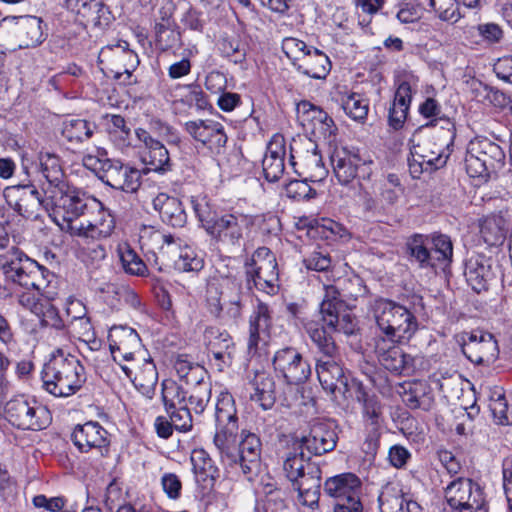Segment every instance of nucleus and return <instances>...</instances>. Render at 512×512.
Masks as SVG:
<instances>
[{"label":"nucleus","instance_id":"8fccbe9b","mask_svg":"<svg viewBox=\"0 0 512 512\" xmlns=\"http://www.w3.org/2000/svg\"><path fill=\"white\" fill-rule=\"evenodd\" d=\"M96 125L85 119H67L63 122L62 135L69 142L81 143L89 140Z\"/></svg>","mask_w":512,"mask_h":512},{"label":"nucleus","instance_id":"c85d7f7f","mask_svg":"<svg viewBox=\"0 0 512 512\" xmlns=\"http://www.w3.org/2000/svg\"><path fill=\"white\" fill-rule=\"evenodd\" d=\"M324 290V298L320 303L321 324L329 328L345 311V299H356L357 293L347 291L346 287L339 289L335 285H325Z\"/></svg>","mask_w":512,"mask_h":512},{"label":"nucleus","instance_id":"3c124183","mask_svg":"<svg viewBox=\"0 0 512 512\" xmlns=\"http://www.w3.org/2000/svg\"><path fill=\"white\" fill-rule=\"evenodd\" d=\"M117 252L125 273L138 277L146 276L148 272L147 265L129 244H119Z\"/></svg>","mask_w":512,"mask_h":512},{"label":"nucleus","instance_id":"37998d69","mask_svg":"<svg viewBox=\"0 0 512 512\" xmlns=\"http://www.w3.org/2000/svg\"><path fill=\"white\" fill-rule=\"evenodd\" d=\"M135 388L144 396L151 399L155 394L158 382V372L152 359H145L143 364L131 378Z\"/></svg>","mask_w":512,"mask_h":512},{"label":"nucleus","instance_id":"473e14b6","mask_svg":"<svg viewBox=\"0 0 512 512\" xmlns=\"http://www.w3.org/2000/svg\"><path fill=\"white\" fill-rule=\"evenodd\" d=\"M286 154L285 139L282 135H274L267 145L262 168L268 182H277L285 170L284 157Z\"/></svg>","mask_w":512,"mask_h":512},{"label":"nucleus","instance_id":"412c9836","mask_svg":"<svg viewBox=\"0 0 512 512\" xmlns=\"http://www.w3.org/2000/svg\"><path fill=\"white\" fill-rule=\"evenodd\" d=\"M71 440L81 453L95 450L103 457L109 453V433L98 422L88 421L76 425L71 434Z\"/></svg>","mask_w":512,"mask_h":512},{"label":"nucleus","instance_id":"4d7b16f0","mask_svg":"<svg viewBox=\"0 0 512 512\" xmlns=\"http://www.w3.org/2000/svg\"><path fill=\"white\" fill-rule=\"evenodd\" d=\"M216 423H238L237 411L233 396L229 392H221L218 396L215 411Z\"/></svg>","mask_w":512,"mask_h":512},{"label":"nucleus","instance_id":"bf43d9fd","mask_svg":"<svg viewBox=\"0 0 512 512\" xmlns=\"http://www.w3.org/2000/svg\"><path fill=\"white\" fill-rule=\"evenodd\" d=\"M429 3L442 21L454 24L464 17L457 0H429Z\"/></svg>","mask_w":512,"mask_h":512},{"label":"nucleus","instance_id":"f3484780","mask_svg":"<svg viewBox=\"0 0 512 512\" xmlns=\"http://www.w3.org/2000/svg\"><path fill=\"white\" fill-rule=\"evenodd\" d=\"M3 195L9 207L24 218L33 217L37 207L47 208L49 205L48 199L41 196L31 180L6 187Z\"/></svg>","mask_w":512,"mask_h":512},{"label":"nucleus","instance_id":"b1692460","mask_svg":"<svg viewBox=\"0 0 512 512\" xmlns=\"http://www.w3.org/2000/svg\"><path fill=\"white\" fill-rule=\"evenodd\" d=\"M97 213L92 220H87L79 225H69L68 233L80 240H102L110 237L115 229L114 216L104 208L100 201V208L90 210L89 214Z\"/></svg>","mask_w":512,"mask_h":512},{"label":"nucleus","instance_id":"0eeeda50","mask_svg":"<svg viewBox=\"0 0 512 512\" xmlns=\"http://www.w3.org/2000/svg\"><path fill=\"white\" fill-rule=\"evenodd\" d=\"M281 49L292 66L313 79H325L331 70V61L325 52L295 37H285Z\"/></svg>","mask_w":512,"mask_h":512},{"label":"nucleus","instance_id":"2f4dec72","mask_svg":"<svg viewBox=\"0 0 512 512\" xmlns=\"http://www.w3.org/2000/svg\"><path fill=\"white\" fill-rule=\"evenodd\" d=\"M152 204L164 224L173 228H182L186 225L188 216L179 198L162 192L156 195Z\"/></svg>","mask_w":512,"mask_h":512},{"label":"nucleus","instance_id":"58836bf2","mask_svg":"<svg viewBox=\"0 0 512 512\" xmlns=\"http://www.w3.org/2000/svg\"><path fill=\"white\" fill-rule=\"evenodd\" d=\"M86 168L92 170L106 185L115 189L122 176L124 163L117 159L100 158L94 155H86L83 158Z\"/></svg>","mask_w":512,"mask_h":512},{"label":"nucleus","instance_id":"c9c22d12","mask_svg":"<svg viewBox=\"0 0 512 512\" xmlns=\"http://www.w3.org/2000/svg\"><path fill=\"white\" fill-rule=\"evenodd\" d=\"M464 275L475 292L488 290L489 281L493 277L490 258L483 254L471 256L465 263Z\"/></svg>","mask_w":512,"mask_h":512},{"label":"nucleus","instance_id":"49530a36","mask_svg":"<svg viewBox=\"0 0 512 512\" xmlns=\"http://www.w3.org/2000/svg\"><path fill=\"white\" fill-rule=\"evenodd\" d=\"M108 121L107 131L111 141L119 149H125L132 145V132L131 128L127 125L126 120L121 115H106Z\"/></svg>","mask_w":512,"mask_h":512},{"label":"nucleus","instance_id":"052dcab7","mask_svg":"<svg viewBox=\"0 0 512 512\" xmlns=\"http://www.w3.org/2000/svg\"><path fill=\"white\" fill-rule=\"evenodd\" d=\"M175 370L181 380L185 384L197 383L206 376L207 371L198 364H193L182 357H179L175 362Z\"/></svg>","mask_w":512,"mask_h":512},{"label":"nucleus","instance_id":"69168bd1","mask_svg":"<svg viewBox=\"0 0 512 512\" xmlns=\"http://www.w3.org/2000/svg\"><path fill=\"white\" fill-rule=\"evenodd\" d=\"M81 254L83 261L91 265H96L107 256L106 247L99 240H81Z\"/></svg>","mask_w":512,"mask_h":512},{"label":"nucleus","instance_id":"5fc2aeb1","mask_svg":"<svg viewBox=\"0 0 512 512\" xmlns=\"http://www.w3.org/2000/svg\"><path fill=\"white\" fill-rule=\"evenodd\" d=\"M162 401L166 411L175 407L187 406L188 391L173 380L162 382Z\"/></svg>","mask_w":512,"mask_h":512},{"label":"nucleus","instance_id":"aec40b11","mask_svg":"<svg viewBox=\"0 0 512 512\" xmlns=\"http://www.w3.org/2000/svg\"><path fill=\"white\" fill-rule=\"evenodd\" d=\"M337 439L332 422L314 419L309 424V432L297 437L295 444H299V448H305L310 453L322 455L335 449Z\"/></svg>","mask_w":512,"mask_h":512},{"label":"nucleus","instance_id":"1a4fd4ad","mask_svg":"<svg viewBox=\"0 0 512 512\" xmlns=\"http://www.w3.org/2000/svg\"><path fill=\"white\" fill-rule=\"evenodd\" d=\"M4 418L13 427L23 431H40L51 423L46 406L24 394L13 396L4 405Z\"/></svg>","mask_w":512,"mask_h":512},{"label":"nucleus","instance_id":"7c9ffc66","mask_svg":"<svg viewBox=\"0 0 512 512\" xmlns=\"http://www.w3.org/2000/svg\"><path fill=\"white\" fill-rule=\"evenodd\" d=\"M360 480L353 473L339 474L328 478L324 483V492L337 502L353 503L360 501Z\"/></svg>","mask_w":512,"mask_h":512},{"label":"nucleus","instance_id":"cd10ccee","mask_svg":"<svg viewBox=\"0 0 512 512\" xmlns=\"http://www.w3.org/2000/svg\"><path fill=\"white\" fill-rule=\"evenodd\" d=\"M322 472L318 464H310L306 472L292 482L298 491V499L304 506L312 510L319 507Z\"/></svg>","mask_w":512,"mask_h":512},{"label":"nucleus","instance_id":"c756f323","mask_svg":"<svg viewBox=\"0 0 512 512\" xmlns=\"http://www.w3.org/2000/svg\"><path fill=\"white\" fill-rule=\"evenodd\" d=\"M381 512H424L423 507L399 485H385L378 497Z\"/></svg>","mask_w":512,"mask_h":512},{"label":"nucleus","instance_id":"6e6d98bb","mask_svg":"<svg viewBox=\"0 0 512 512\" xmlns=\"http://www.w3.org/2000/svg\"><path fill=\"white\" fill-rule=\"evenodd\" d=\"M39 319L41 328H50L58 332L62 336L68 333L67 325L62 318L59 309L50 302H45L39 314L36 315Z\"/></svg>","mask_w":512,"mask_h":512},{"label":"nucleus","instance_id":"338daca9","mask_svg":"<svg viewBox=\"0 0 512 512\" xmlns=\"http://www.w3.org/2000/svg\"><path fill=\"white\" fill-rule=\"evenodd\" d=\"M303 264L308 270L324 272L331 267L332 259L328 252L316 248L303 258Z\"/></svg>","mask_w":512,"mask_h":512},{"label":"nucleus","instance_id":"6e6552de","mask_svg":"<svg viewBox=\"0 0 512 512\" xmlns=\"http://www.w3.org/2000/svg\"><path fill=\"white\" fill-rule=\"evenodd\" d=\"M505 153L497 143L485 137H478L468 144L465 168L472 178L487 181L504 166Z\"/></svg>","mask_w":512,"mask_h":512},{"label":"nucleus","instance_id":"72a5a7b5","mask_svg":"<svg viewBox=\"0 0 512 512\" xmlns=\"http://www.w3.org/2000/svg\"><path fill=\"white\" fill-rule=\"evenodd\" d=\"M272 328V310L268 304L258 301L249 317V351H256L259 342L269 337Z\"/></svg>","mask_w":512,"mask_h":512},{"label":"nucleus","instance_id":"de8ad7c7","mask_svg":"<svg viewBox=\"0 0 512 512\" xmlns=\"http://www.w3.org/2000/svg\"><path fill=\"white\" fill-rule=\"evenodd\" d=\"M142 162L148 170L165 174L172 170V162L168 149L161 142L142 153Z\"/></svg>","mask_w":512,"mask_h":512},{"label":"nucleus","instance_id":"6ab92c4d","mask_svg":"<svg viewBox=\"0 0 512 512\" xmlns=\"http://www.w3.org/2000/svg\"><path fill=\"white\" fill-rule=\"evenodd\" d=\"M161 240L159 254L163 258L174 254V257H167V262H172L175 269L182 272H199L203 269L204 259L191 247H182L180 238L172 234H162Z\"/></svg>","mask_w":512,"mask_h":512},{"label":"nucleus","instance_id":"4468645a","mask_svg":"<svg viewBox=\"0 0 512 512\" xmlns=\"http://www.w3.org/2000/svg\"><path fill=\"white\" fill-rule=\"evenodd\" d=\"M276 377L288 385L305 383L311 376V366L297 348L292 346L277 350L272 359Z\"/></svg>","mask_w":512,"mask_h":512},{"label":"nucleus","instance_id":"a19ab883","mask_svg":"<svg viewBox=\"0 0 512 512\" xmlns=\"http://www.w3.org/2000/svg\"><path fill=\"white\" fill-rule=\"evenodd\" d=\"M412 100V88L409 82L402 81L395 92L394 100L389 108L388 122L394 129L403 126Z\"/></svg>","mask_w":512,"mask_h":512},{"label":"nucleus","instance_id":"79ce46f5","mask_svg":"<svg viewBox=\"0 0 512 512\" xmlns=\"http://www.w3.org/2000/svg\"><path fill=\"white\" fill-rule=\"evenodd\" d=\"M237 430L238 423H229V425L216 423L213 442L224 464L227 463L228 459L235 457L232 452L236 447Z\"/></svg>","mask_w":512,"mask_h":512},{"label":"nucleus","instance_id":"9d476101","mask_svg":"<svg viewBox=\"0 0 512 512\" xmlns=\"http://www.w3.org/2000/svg\"><path fill=\"white\" fill-rule=\"evenodd\" d=\"M98 63L107 77H112L123 84H131L132 73L140 61L138 55L129 48L128 42L120 40L100 50Z\"/></svg>","mask_w":512,"mask_h":512},{"label":"nucleus","instance_id":"2eb2a0df","mask_svg":"<svg viewBox=\"0 0 512 512\" xmlns=\"http://www.w3.org/2000/svg\"><path fill=\"white\" fill-rule=\"evenodd\" d=\"M459 343L462 353L476 365H489L498 358V343L490 332L483 330L463 332Z\"/></svg>","mask_w":512,"mask_h":512},{"label":"nucleus","instance_id":"7ed1b4c3","mask_svg":"<svg viewBox=\"0 0 512 512\" xmlns=\"http://www.w3.org/2000/svg\"><path fill=\"white\" fill-rule=\"evenodd\" d=\"M86 379L81 361L74 355L65 354L62 349L52 353L41 371L43 389L55 397L66 398L76 394Z\"/></svg>","mask_w":512,"mask_h":512},{"label":"nucleus","instance_id":"bb28decb","mask_svg":"<svg viewBox=\"0 0 512 512\" xmlns=\"http://www.w3.org/2000/svg\"><path fill=\"white\" fill-rule=\"evenodd\" d=\"M303 326L311 341V350L315 361L318 359L335 358L340 354V348L327 326L315 320H308L303 323Z\"/></svg>","mask_w":512,"mask_h":512},{"label":"nucleus","instance_id":"f03ea898","mask_svg":"<svg viewBox=\"0 0 512 512\" xmlns=\"http://www.w3.org/2000/svg\"><path fill=\"white\" fill-rule=\"evenodd\" d=\"M416 312V307L411 309L390 299H375L371 305L375 339L388 340L390 344L409 341L419 329Z\"/></svg>","mask_w":512,"mask_h":512},{"label":"nucleus","instance_id":"dca6fc26","mask_svg":"<svg viewBox=\"0 0 512 512\" xmlns=\"http://www.w3.org/2000/svg\"><path fill=\"white\" fill-rule=\"evenodd\" d=\"M341 362V354L335 358L316 360V373L322 388L338 403L348 399L349 391Z\"/></svg>","mask_w":512,"mask_h":512},{"label":"nucleus","instance_id":"864d4df0","mask_svg":"<svg viewBox=\"0 0 512 512\" xmlns=\"http://www.w3.org/2000/svg\"><path fill=\"white\" fill-rule=\"evenodd\" d=\"M203 338L208 351L235 352L233 339L226 330H221L216 326H209L205 329Z\"/></svg>","mask_w":512,"mask_h":512},{"label":"nucleus","instance_id":"f257e3e1","mask_svg":"<svg viewBox=\"0 0 512 512\" xmlns=\"http://www.w3.org/2000/svg\"><path fill=\"white\" fill-rule=\"evenodd\" d=\"M193 210L206 233L230 253L241 251L254 226V217L239 211L218 216L205 201L191 200Z\"/></svg>","mask_w":512,"mask_h":512},{"label":"nucleus","instance_id":"9b49d317","mask_svg":"<svg viewBox=\"0 0 512 512\" xmlns=\"http://www.w3.org/2000/svg\"><path fill=\"white\" fill-rule=\"evenodd\" d=\"M446 503L454 512H488L481 486L470 478L458 477L444 489Z\"/></svg>","mask_w":512,"mask_h":512},{"label":"nucleus","instance_id":"e2e57ef3","mask_svg":"<svg viewBox=\"0 0 512 512\" xmlns=\"http://www.w3.org/2000/svg\"><path fill=\"white\" fill-rule=\"evenodd\" d=\"M121 174L122 176L120 181L117 182L115 189L128 193L136 192L141 185V171L128 164H124Z\"/></svg>","mask_w":512,"mask_h":512},{"label":"nucleus","instance_id":"09e8293b","mask_svg":"<svg viewBox=\"0 0 512 512\" xmlns=\"http://www.w3.org/2000/svg\"><path fill=\"white\" fill-rule=\"evenodd\" d=\"M310 106L311 108L308 111V114H311L312 117V134L315 137H322L328 142L333 141L337 132V127L333 119L321 108L315 107L313 105Z\"/></svg>","mask_w":512,"mask_h":512},{"label":"nucleus","instance_id":"13d9d810","mask_svg":"<svg viewBox=\"0 0 512 512\" xmlns=\"http://www.w3.org/2000/svg\"><path fill=\"white\" fill-rule=\"evenodd\" d=\"M342 107L350 118L364 122L369 112V101L358 93H351L342 100Z\"/></svg>","mask_w":512,"mask_h":512},{"label":"nucleus","instance_id":"4c0bfd02","mask_svg":"<svg viewBox=\"0 0 512 512\" xmlns=\"http://www.w3.org/2000/svg\"><path fill=\"white\" fill-rule=\"evenodd\" d=\"M402 400L412 410L429 411L434 405V394L425 380H414L403 385Z\"/></svg>","mask_w":512,"mask_h":512},{"label":"nucleus","instance_id":"c03bdc74","mask_svg":"<svg viewBox=\"0 0 512 512\" xmlns=\"http://www.w3.org/2000/svg\"><path fill=\"white\" fill-rule=\"evenodd\" d=\"M304 448H299V444L293 443L292 449H290L284 457L283 469L286 473L287 478L294 482L302 474L306 472V468L310 464H316L311 461L310 458H306L303 452Z\"/></svg>","mask_w":512,"mask_h":512},{"label":"nucleus","instance_id":"a18cd8bd","mask_svg":"<svg viewBox=\"0 0 512 512\" xmlns=\"http://www.w3.org/2000/svg\"><path fill=\"white\" fill-rule=\"evenodd\" d=\"M155 42L161 51H169L182 45V36L175 23L163 19L155 25Z\"/></svg>","mask_w":512,"mask_h":512},{"label":"nucleus","instance_id":"ddd939ff","mask_svg":"<svg viewBox=\"0 0 512 512\" xmlns=\"http://www.w3.org/2000/svg\"><path fill=\"white\" fill-rule=\"evenodd\" d=\"M0 24L19 49L35 48L47 38L46 25L36 16H6Z\"/></svg>","mask_w":512,"mask_h":512},{"label":"nucleus","instance_id":"423d86ee","mask_svg":"<svg viewBox=\"0 0 512 512\" xmlns=\"http://www.w3.org/2000/svg\"><path fill=\"white\" fill-rule=\"evenodd\" d=\"M49 204L53 206V215L55 221L61 226V229L68 232L69 225H75L73 222L81 216H86L90 210L100 208V201L95 197L89 196L81 189L66 184L63 189H57L55 197H46Z\"/></svg>","mask_w":512,"mask_h":512},{"label":"nucleus","instance_id":"f8f14e48","mask_svg":"<svg viewBox=\"0 0 512 512\" xmlns=\"http://www.w3.org/2000/svg\"><path fill=\"white\" fill-rule=\"evenodd\" d=\"M261 451L260 437L256 433L243 430L239 443L232 452L235 457L228 459L225 465L239 472L245 480L253 482L260 472Z\"/></svg>","mask_w":512,"mask_h":512},{"label":"nucleus","instance_id":"39448f33","mask_svg":"<svg viewBox=\"0 0 512 512\" xmlns=\"http://www.w3.org/2000/svg\"><path fill=\"white\" fill-rule=\"evenodd\" d=\"M405 251L409 261L415 263L420 269H444L452 262L453 243L446 234L414 233L407 238Z\"/></svg>","mask_w":512,"mask_h":512},{"label":"nucleus","instance_id":"20e7f679","mask_svg":"<svg viewBox=\"0 0 512 512\" xmlns=\"http://www.w3.org/2000/svg\"><path fill=\"white\" fill-rule=\"evenodd\" d=\"M2 258V271L8 281L27 290L33 289L48 299L54 298L55 292L50 288L55 275L48 269L16 247Z\"/></svg>","mask_w":512,"mask_h":512},{"label":"nucleus","instance_id":"4be33fe9","mask_svg":"<svg viewBox=\"0 0 512 512\" xmlns=\"http://www.w3.org/2000/svg\"><path fill=\"white\" fill-rule=\"evenodd\" d=\"M184 129L196 142L208 148L212 153L220 154L228 140L224 126L215 120L188 121L185 123Z\"/></svg>","mask_w":512,"mask_h":512},{"label":"nucleus","instance_id":"0e129e2a","mask_svg":"<svg viewBox=\"0 0 512 512\" xmlns=\"http://www.w3.org/2000/svg\"><path fill=\"white\" fill-rule=\"evenodd\" d=\"M306 174L312 182L322 181L328 174V170L325 168L321 155L315 147L311 154L307 155L305 159Z\"/></svg>","mask_w":512,"mask_h":512},{"label":"nucleus","instance_id":"680f3d73","mask_svg":"<svg viewBox=\"0 0 512 512\" xmlns=\"http://www.w3.org/2000/svg\"><path fill=\"white\" fill-rule=\"evenodd\" d=\"M228 288L231 290L232 295L228 303L226 304L225 311L223 310L222 317L220 319L236 321L242 315V293L241 285L235 282H228Z\"/></svg>","mask_w":512,"mask_h":512},{"label":"nucleus","instance_id":"f704fd0d","mask_svg":"<svg viewBox=\"0 0 512 512\" xmlns=\"http://www.w3.org/2000/svg\"><path fill=\"white\" fill-rule=\"evenodd\" d=\"M245 280L249 290L255 288L268 295H274L279 290L278 265L262 267H246Z\"/></svg>","mask_w":512,"mask_h":512},{"label":"nucleus","instance_id":"a878e982","mask_svg":"<svg viewBox=\"0 0 512 512\" xmlns=\"http://www.w3.org/2000/svg\"><path fill=\"white\" fill-rule=\"evenodd\" d=\"M109 348L114 361H130L141 346L137 331L128 326H113L108 334Z\"/></svg>","mask_w":512,"mask_h":512},{"label":"nucleus","instance_id":"5701e85b","mask_svg":"<svg viewBox=\"0 0 512 512\" xmlns=\"http://www.w3.org/2000/svg\"><path fill=\"white\" fill-rule=\"evenodd\" d=\"M35 168L45 180L41 186L45 197H55L57 189H63L68 184L61 158L55 153L39 151Z\"/></svg>","mask_w":512,"mask_h":512},{"label":"nucleus","instance_id":"603ef678","mask_svg":"<svg viewBox=\"0 0 512 512\" xmlns=\"http://www.w3.org/2000/svg\"><path fill=\"white\" fill-rule=\"evenodd\" d=\"M190 387L188 391L187 404L189 403L196 414H201L211 398L212 386L209 377L206 374L201 381L187 384Z\"/></svg>","mask_w":512,"mask_h":512},{"label":"nucleus","instance_id":"e433bc0d","mask_svg":"<svg viewBox=\"0 0 512 512\" xmlns=\"http://www.w3.org/2000/svg\"><path fill=\"white\" fill-rule=\"evenodd\" d=\"M196 481L204 488H213L220 476V470L203 448H195L190 456Z\"/></svg>","mask_w":512,"mask_h":512},{"label":"nucleus","instance_id":"ea45409f","mask_svg":"<svg viewBox=\"0 0 512 512\" xmlns=\"http://www.w3.org/2000/svg\"><path fill=\"white\" fill-rule=\"evenodd\" d=\"M253 392H250V400L263 410L271 409L276 402L275 381L266 372H257L249 383Z\"/></svg>","mask_w":512,"mask_h":512},{"label":"nucleus","instance_id":"393cba45","mask_svg":"<svg viewBox=\"0 0 512 512\" xmlns=\"http://www.w3.org/2000/svg\"><path fill=\"white\" fill-rule=\"evenodd\" d=\"M375 352L381 365L392 373L409 375L415 369L414 358L388 340L375 339Z\"/></svg>","mask_w":512,"mask_h":512},{"label":"nucleus","instance_id":"a211bd4d","mask_svg":"<svg viewBox=\"0 0 512 512\" xmlns=\"http://www.w3.org/2000/svg\"><path fill=\"white\" fill-rule=\"evenodd\" d=\"M334 175L342 185H348L356 177L366 178L371 174L370 164L361 156L347 148L335 149L331 155Z\"/></svg>","mask_w":512,"mask_h":512},{"label":"nucleus","instance_id":"774afa93","mask_svg":"<svg viewBox=\"0 0 512 512\" xmlns=\"http://www.w3.org/2000/svg\"><path fill=\"white\" fill-rule=\"evenodd\" d=\"M172 421L175 430L179 432H188L193 427L192 415L188 406H180L166 411Z\"/></svg>","mask_w":512,"mask_h":512}]
</instances>
